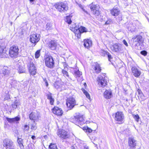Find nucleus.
<instances>
[{"label":"nucleus","instance_id":"obj_1","mask_svg":"<svg viewBox=\"0 0 149 149\" xmlns=\"http://www.w3.org/2000/svg\"><path fill=\"white\" fill-rule=\"evenodd\" d=\"M54 7L58 11L61 13H65L68 9V4L63 2L57 3L54 5Z\"/></svg>","mask_w":149,"mask_h":149},{"label":"nucleus","instance_id":"obj_2","mask_svg":"<svg viewBox=\"0 0 149 149\" xmlns=\"http://www.w3.org/2000/svg\"><path fill=\"white\" fill-rule=\"evenodd\" d=\"M3 146L6 149H14V145L12 141L6 139L3 141Z\"/></svg>","mask_w":149,"mask_h":149},{"label":"nucleus","instance_id":"obj_3","mask_svg":"<svg viewBox=\"0 0 149 149\" xmlns=\"http://www.w3.org/2000/svg\"><path fill=\"white\" fill-rule=\"evenodd\" d=\"M45 62L46 66L50 68H52L54 65V61L53 57L48 56L45 59Z\"/></svg>","mask_w":149,"mask_h":149},{"label":"nucleus","instance_id":"obj_4","mask_svg":"<svg viewBox=\"0 0 149 149\" xmlns=\"http://www.w3.org/2000/svg\"><path fill=\"white\" fill-rule=\"evenodd\" d=\"M73 122L76 124H83L86 122L85 121L83 116L80 114L76 115L73 118Z\"/></svg>","mask_w":149,"mask_h":149},{"label":"nucleus","instance_id":"obj_5","mask_svg":"<svg viewBox=\"0 0 149 149\" xmlns=\"http://www.w3.org/2000/svg\"><path fill=\"white\" fill-rule=\"evenodd\" d=\"M19 49L18 46H13L10 48L9 50V54L10 57L12 58H16L18 54Z\"/></svg>","mask_w":149,"mask_h":149},{"label":"nucleus","instance_id":"obj_6","mask_svg":"<svg viewBox=\"0 0 149 149\" xmlns=\"http://www.w3.org/2000/svg\"><path fill=\"white\" fill-rule=\"evenodd\" d=\"M6 45L4 42L0 41V56L1 58L7 57L8 55L6 53Z\"/></svg>","mask_w":149,"mask_h":149},{"label":"nucleus","instance_id":"obj_7","mask_svg":"<svg viewBox=\"0 0 149 149\" xmlns=\"http://www.w3.org/2000/svg\"><path fill=\"white\" fill-rule=\"evenodd\" d=\"M27 66L31 75H34L36 73V69L33 61H30L27 64Z\"/></svg>","mask_w":149,"mask_h":149},{"label":"nucleus","instance_id":"obj_8","mask_svg":"<svg viewBox=\"0 0 149 149\" xmlns=\"http://www.w3.org/2000/svg\"><path fill=\"white\" fill-rule=\"evenodd\" d=\"M91 12L95 16L100 14V7L98 5L91 4L90 6Z\"/></svg>","mask_w":149,"mask_h":149},{"label":"nucleus","instance_id":"obj_9","mask_svg":"<svg viewBox=\"0 0 149 149\" xmlns=\"http://www.w3.org/2000/svg\"><path fill=\"white\" fill-rule=\"evenodd\" d=\"M66 104L67 107L70 109H72L76 104L75 99L72 97L68 98Z\"/></svg>","mask_w":149,"mask_h":149},{"label":"nucleus","instance_id":"obj_10","mask_svg":"<svg viewBox=\"0 0 149 149\" xmlns=\"http://www.w3.org/2000/svg\"><path fill=\"white\" fill-rule=\"evenodd\" d=\"M40 35L39 34H32L30 36V41L31 43L35 44V45L40 40Z\"/></svg>","mask_w":149,"mask_h":149},{"label":"nucleus","instance_id":"obj_11","mask_svg":"<svg viewBox=\"0 0 149 149\" xmlns=\"http://www.w3.org/2000/svg\"><path fill=\"white\" fill-rule=\"evenodd\" d=\"M115 118L116 121L123 123L125 119L124 114L122 112L118 111L115 114Z\"/></svg>","mask_w":149,"mask_h":149},{"label":"nucleus","instance_id":"obj_12","mask_svg":"<svg viewBox=\"0 0 149 149\" xmlns=\"http://www.w3.org/2000/svg\"><path fill=\"white\" fill-rule=\"evenodd\" d=\"M57 134L59 137L63 139H65L68 137L67 132L64 130H58Z\"/></svg>","mask_w":149,"mask_h":149},{"label":"nucleus","instance_id":"obj_13","mask_svg":"<svg viewBox=\"0 0 149 149\" xmlns=\"http://www.w3.org/2000/svg\"><path fill=\"white\" fill-rule=\"evenodd\" d=\"M132 39L133 41V44L135 46L139 45L143 42L142 37L139 35L134 36L132 38Z\"/></svg>","mask_w":149,"mask_h":149},{"label":"nucleus","instance_id":"obj_14","mask_svg":"<svg viewBox=\"0 0 149 149\" xmlns=\"http://www.w3.org/2000/svg\"><path fill=\"white\" fill-rule=\"evenodd\" d=\"M10 73V70L7 67H3L0 70V74L3 77H8Z\"/></svg>","mask_w":149,"mask_h":149},{"label":"nucleus","instance_id":"obj_15","mask_svg":"<svg viewBox=\"0 0 149 149\" xmlns=\"http://www.w3.org/2000/svg\"><path fill=\"white\" fill-rule=\"evenodd\" d=\"M47 45L49 48L51 50H54L56 49L57 44L56 41L51 40L49 41Z\"/></svg>","mask_w":149,"mask_h":149},{"label":"nucleus","instance_id":"obj_16","mask_svg":"<svg viewBox=\"0 0 149 149\" xmlns=\"http://www.w3.org/2000/svg\"><path fill=\"white\" fill-rule=\"evenodd\" d=\"M131 70L133 75L136 77H138L141 74L140 70L135 66L132 67Z\"/></svg>","mask_w":149,"mask_h":149},{"label":"nucleus","instance_id":"obj_17","mask_svg":"<svg viewBox=\"0 0 149 149\" xmlns=\"http://www.w3.org/2000/svg\"><path fill=\"white\" fill-rule=\"evenodd\" d=\"M102 77L100 75L98 78V81L99 83H100L102 87L105 86L107 84V80L105 79L104 75Z\"/></svg>","mask_w":149,"mask_h":149},{"label":"nucleus","instance_id":"obj_18","mask_svg":"<svg viewBox=\"0 0 149 149\" xmlns=\"http://www.w3.org/2000/svg\"><path fill=\"white\" fill-rule=\"evenodd\" d=\"M39 114L37 112L31 113L29 115V118L32 120H34V121L38 120L39 118Z\"/></svg>","mask_w":149,"mask_h":149},{"label":"nucleus","instance_id":"obj_19","mask_svg":"<svg viewBox=\"0 0 149 149\" xmlns=\"http://www.w3.org/2000/svg\"><path fill=\"white\" fill-rule=\"evenodd\" d=\"M52 112L54 114L58 116H61L63 113V111L61 108L55 107L52 109Z\"/></svg>","mask_w":149,"mask_h":149},{"label":"nucleus","instance_id":"obj_20","mask_svg":"<svg viewBox=\"0 0 149 149\" xmlns=\"http://www.w3.org/2000/svg\"><path fill=\"white\" fill-rule=\"evenodd\" d=\"M16 68L19 73H24L25 72L24 66L23 65L17 64L16 65Z\"/></svg>","mask_w":149,"mask_h":149},{"label":"nucleus","instance_id":"obj_21","mask_svg":"<svg viewBox=\"0 0 149 149\" xmlns=\"http://www.w3.org/2000/svg\"><path fill=\"white\" fill-rule=\"evenodd\" d=\"M121 45L120 44L116 43L113 45L111 48L113 51L117 52L121 50Z\"/></svg>","mask_w":149,"mask_h":149},{"label":"nucleus","instance_id":"obj_22","mask_svg":"<svg viewBox=\"0 0 149 149\" xmlns=\"http://www.w3.org/2000/svg\"><path fill=\"white\" fill-rule=\"evenodd\" d=\"M136 141L133 138H130L128 140V144L129 146L131 148H135L136 146Z\"/></svg>","mask_w":149,"mask_h":149},{"label":"nucleus","instance_id":"obj_23","mask_svg":"<svg viewBox=\"0 0 149 149\" xmlns=\"http://www.w3.org/2000/svg\"><path fill=\"white\" fill-rule=\"evenodd\" d=\"M93 68L95 72L98 73L100 72L101 69L100 65L97 63H95L93 66Z\"/></svg>","mask_w":149,"mask_h":149},{"label":"nucleus","instance_id":"obj_24","mask_svg":"<svg viewBox=\"0 0 149 149\" xmlns=\"http://www.w3.org/2000/svg\"><path fill=\"white\" fill-rule=\"evenodd\" d=\"M104 96L106 99H109L112 97L111 91L110 90H106L104 93Z\"/></svg>","mask_w":149,"mask_h":149},{"label":"nucleus","instance_id":"obj_25","mask_svg":"<svg viewBox=\"0 0 149 149\" xmlns=\"http://www.w3.org/2000/svg\"><path fill=\"white\" fill-rule=\"evenodd\" d=\"M119 10L117 7H114L110 10V12L112 15L115 17L119 15Z\"/></svg>","mask_w":149,"mask_h":149},{"label":"nucleus","instance_id":"obj_26","mask_svg":"<svg viewBox=\"0 0 149 149\" xmlns=\"http://www.w3.org/2000/svg\"><path fill=\"white\" fill-rule=\"evenodd\" d=\"M84 46L87 48L90 47L92 45V41L90 39H85L84 40Z\"/></svg>","mask_w":149,"mask_h":149},{"label":"nucleus","instance_id":"obj_27","mask_svg":"<svg viewBox=\"0 0 149 149\" xmlns=\"http://www.w3.org/2000/svg\"><path fill=\"white\" fill-rule=\"evenodd\" d=\"M6 119L9 123H13L15 121H19L20 119V118L18 116H17L15 118H10L6 117Z\"/></svg>","mask_w":149,"mask_h":149},{"label":"nucleus","instance_id":"obj_28","mask_svg":"<svg viewBox=\"0 0 149 149\" xmlns=\"http://www.w3.org/2000/svg\"><path fill=\"white\" fill-rule=\"evenodd\" d=\"M52 94L49 93V94H47V99L49 100L50 104L52 105H53L54 102V99L52 97Z\"/></svg>","mask_w":149,"mask_h":149},{"label":"nucleus","instance_id":"obj_29","mask_svg":"<svg viewBox=\"0 0 149 149\" xmlns=\"http://www.w3.org/2000/svg\"><path fill=\"white\" fill-rule=\"evenodd\" d=\"M74 29H75L77 31H78V32L80 33L84 32H86L87 31L86 29L83 26H81L79 28L75 27Z\"/></svg>","mask_w":149,"mask_h":149},{"label":"nucleus","instance_id":"obj_30","mask_svg":"<svg viewBox=\"0 0 149 149\" xmlns=\"http://www.w3.org/2000/svg\"><path fill=\"white\" fill-rule=\"evenodd\" d=\"M82 72H80L79 70L74 71V76L76 78L78 77L79 78V79H78L81 80V78L82 77Z\"/></svg>","mask_w":149,"mask_h":149},{"label":"nucleus","instance_id":"obj_31","mask_svg":"<svg viewBox=\"0 0 149 149\" xmlns=\"http://www.w3.org/2000/svg\"><path fill=\"white\" fill-rule=\"evenodd\" d=\"M82 91L83 92V93L84 94L86 95V97L88 99L90 100V96L89 94L88 93V92L86 91L84 89H82Z\"/></svg>","mask_w":149,"mask_h":149},{"label":"nucleus","instance_id":"obj_32","mask_svg":"<svg viewBox=\"0 0 149 149\" xmlns=\"http://www.w3.org/2000/svg\"><path fill=\"white\" fill-rule=\"evenodd\" d=\"M17 142L20 147L23 146V140L21 138H18L17 140Z\"/></svg>","mask_w":149,"mask_h":149},{"label":"nucleus","instance_id":"obj_33","mask_svg":"<svg viewBox=\"0 0 149 149\" xmlns=\"http://www.w3.org/2000/svg\"><path fill=\"white\" fill-rule=\"evenodd\" d=\"M139 98V100L141 101H144L145 99V97L143 93L140 94L138 95Z\"/></svg>","mask_w":149,"mask_h":149},{"label":"nucleus","instance_id":"obj_34","mask_svg":"<svg viewBox=\"0 0 149 149\" xmlns=\"http://www.w3.org/2000/svg\"><path fill=\"white\" fill-rule=\"evenodd\" d=\"M83 130H86V132L89 133H91L92 132L93 130L91 128H89L87 126L84 127H83Z\"/></svg>","mask_w":149,"mask_h":149},{"label":"nucleus","instance_id":"obj_35","mask_svg":"<svg viewBox=\"0 0 149 149\" xmlns=\"http://www.w3.org/2000/svg\"><path fill=\"white\" fill-rule=\"evenodd\" d=\"M31 125V130H35L37 129L36 124L35 123L34 121L32 123Z\"/></svg>","mask_w":149,"mask_h":149},{"label":"nucleus","instance_id":"obj_36","mask_svg":"<svg viewBox=\"0 0 149 149\" xmlns=\"http://www.w3.org/2000/svg\"><path fill=\"white\" fill-rule=\"evenodd\" d=\"M55 87L57 89L60 88L61 87V84L58 82H56L54 84Z\"/></svg>","mask_w":149,"mask_h":149},{"label":"nucleus","instance_id":"obj_37","mask_svg":"<svg viewBox=\"0 0 149 149\" xmlns=\"http://www.w3.org/2000/svg\"><path fill=\"white\" fill-rule=\"evenodd\" d=\"M62 73L64 76H66L67 77H69V75L68 74V73L66 71L64 70H62Z\"/></svg>","mask_w":149,"mask_h":149},{"label":"nucleus","instance_id":"obj_38","mask_svg":"<svg viewBox=\"0 0 149 149\" xmlns=\"http://www.w3.org/2000/svg\"><path fill=\"white\" fill-rule=\"evenodd\" d=\"M49 148L50 149H58L56 146L55 144L51 143L49 146Z\"/></svg>","mask_w":149,"mask_h":149},{"label":"nucleus","instance_id":"obj_39","mask_svg":"<svg viewBox=\"0 0 149 149\" xmlns=\"http://www.w3.org/2000/svg\"><path fill=\"white\" fill-rule=\"evenodd\" d=\"M133 117L134 119L137 122H138L139 121L140 118L138 114L136 115H133Z\"/></svg>","mask_w":149,"mask_h":149},{"label":"nucleus","instance_id":"obj_40","mask_svg":"<svg viewBox=\"0 0 149 149\" xmlns=\"http://www.w3.org/2000/svg\"><path fill=\"white\" fill-rule=\"evenodd\" d=\"M66 21L69 24H70L72 22V21L71 20L70 17L69 16H67L66 19Z\"/></svg>","mask_w":149,"mask_h":149},{"label":"nucleus","instance_id":"obj_41","mask_svg":"<svg viewBox=\"0 0 149 149\" xmlns=\"http://www.w3.org/2000/svg\"><path fill=\"white\" fill-rule=\"evenodd\" d=\"M40 56V51H37L35 53V56L36 58H38Z\"/></svg>","mask_w":149,"mask_h":149},{"label":"nucleus","instance_id":"obj_42","mask_svg":"<svg viewBox=\"0 0 149 149\" xmlns=\"http://www.w3.org/2000/svg\"><path fill=\"white\" fill-rule=\"evenodd\" d=\"M106 54L108 56L109 60L111 62V60L112 58L111 55L108 52H106Z\"/></svg>","mask_w":149,"mask_h":149},{"label":"nucleus","instance_id":"obj_43","mask_svg":"<svg viewBox=\"0 0 149 149\" xmlns=\"http://www.w3.org/2000/svg\"><path fill=\"white\" fill-rule=\"evenodd\" d=\"M29 129V126L26 125H25L24 126V130L25 131H28Z\"/></svg>","mask_w":149,"mask_h":149},{"label":"nucleus","instance_id":"obj_44","mask_svg":"<svg viewBox=\"0 0 149 149\" xmlns=\"http://www.w3.org/2000/svg\"><path fill=\"white\" fill-rule=\"evenodd\" d=\"M141 54L144 56H146L147 54V52L146 51H143L141 52Z\"/></svg>","mask_w":149,"mask_h":149},{"label":"nucleus","instance_id":"obj_45","mask_svg":"<svg viewBox=\"0 0 149 149\" xmlns=\"http://www.w3.org/2000/svg\"><path fill=\"white\" fill-rule=\"evenodd\" d=\"M44 81L45 82L46 85L47 86H48V84L46 79L45 78H43Z\"/></svg>","mask_w":149,"mask_h":149},{"label":"nucleus","instance_id":"obj_46","mask_svg":"<svg viewBox=\"0 0 149 149\" xmlns=\"http://www.w3.org/2000/svg\"><path fill=\"white\" fill-rule=\"evenodd\" d=\"M14 103L17 106V107L20 105V103L19 102H18L17 100H15V101Z\"/></svg>","mask_w":149,"mask_h":149},{"label":"nucleus","instance_id":"obj_47","mask_svg":"<svg viewBox=\"0 0 149 149\" xmlns=\"http://www.w3.org/2000/svg\"><path fill=\"white\" fill-rule=\"evenodd\" d=\"M137 91L138 93V95H140V94H141L143 93L141 90L139 88L137 89Z\"/></svg>","mask_w":149,"mask_h":149},{"label":"nucleus","instance_id":"obj_48","mask_svg":"<svg viewBox=\"0 0 149 149\" xmlns=\"http://www.w3.org/2000/svg\"><path fill=\"white\" fill-rule=\"evenodd\" d=\"M111 20L110 19L107 20L105 23V24H109L111 22Z\"/></svg>","mask_w":149,"mask_h":149},{"label":"nucleus","instance_id":"obj_49","mask_svg":"<svg viewBox=\"0 0 149 149\" xmlns=\"http://www.w3.org/2000/svg\"><path fill=\"white\" fill-rule=\"evenodd\" d=\"M12 107L14 109H16L17 107V106L14 103L12 104Z\"/></svg>","mask_w":149,"mask_h":149},{"label":"nucleus","instance_id":"obj_50","mask_svg":"<svg viewBox=\"0 0 149 149\" xmlns=\"http://www.w3.org/2000/svg\"><path fill=\"white\" fill-rule=\"evenodd\" d=\"M123 43L126 46H128V44L127 41L125 40H123Z\"/></svg>","mask_w":149,"mask_h":149},{"label":"nucleus","instance_id":"obj_51","mask_svg":"<svg viewBox=\"0 0 149 149\" xmlns=\"http://www.w3.org/2000/svg\"><path fill=\"white\" fill-rule=\"evenodd\" d=\"M80 7L82 8V10H83L84 12H85V13H86V14H88V15H89V13H88V12H87V11H86V10H85L83 8H82V6H80Z\"/></svg>","mask_w":149,"mask_h":149},{"label":"nucleus","instance_id":"obj_52","mask_svg":"<svg viewBox=\"0 0 149 149\" xmlns=\"http://www.w3.org/2000/svg\"><path fill=\"white\" fill-rule=\"evenodd\" d=\"M83 147L84 149H89L88 147L86 145H84Z\"/></svg>","mask_w":149,"mask_h":149},{"label":"nucleus","instance_id":"obj_53","mask_svg":"<svg viewBox=\"0 0 149 149\" xmlns=\"http://www.w3.org/2000/svg\"><path fill=\"white\" fill-rule=\"evenodd\" d=\"M6 93L7 94V98H8L9 97V94H8V91H6Z\"/></svg>","mask_w":149,"mask_h":149},{"label":"nucleus","instance_id":"obj_54","mask_svg":"<svg viewBox=\"0 0 149 149\" xmlns=\"http://www.w3.org/2000/svg\"><path fill=\"white\" fill-rule=\"evenodd\" d=\"M36 138V137L35 136H31V138L33 139H35Z\"/></svg>","mask_w":149,"mask_h":149},{"label":"nucleus","instance_id":"obj_55","mask_svg":"<svg viewBox=\"0 0 149 149\" xmlns=\"http://www.w3.org/2000/svg\"><path fill=\"white\" fill-rule=\"evenodd\" d=\"M81 36H80V33L79 34H77V37H78L79 38Z\"/></svg>","mask_w":149,"mask_h":149},{"label":"nucleus","instance_id":"obj_56","mask_svg":"<svg viewBox=\"0 0 149 149\" xmlns=\"http://www.w3.org/2000/svg\"><path fill=\"white\" fill-rule=\"evenodd\" d=\"M30 1H31V2H33V1L34 0H29Z\"/></svg>","mask_w":149,"mask_h":149},{"label":"nucleus","instance_id":"obj_57","mask_svg":"<svg viewBox=\"0 0 149 149\" xmlns=\"http://www.w3.org/2000/svg\"><path fill=\"white\" fill-rule=\"evenodd\" d=\"M128 29L129 30V29H129V27H128Z\"/></svg>","mask_w":149,"mask_h":149},{"label":"nucleus","instance_id":"obj_58","mask_svg":"<svg viewBox=\"0 0 149 149\" xmlns=\"http://www.w3.org/2000/svg\"><path fill=\"white\" fill-rule=\"evenodd\" d=\"M148 16H149V15H148Z\"/></svg>","mask_w":149,"mask_h":149}]
</instances>
